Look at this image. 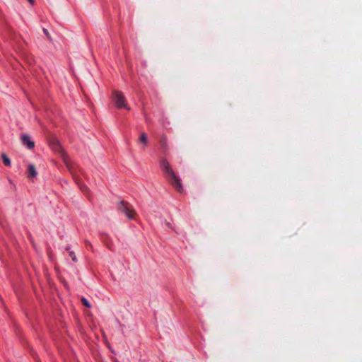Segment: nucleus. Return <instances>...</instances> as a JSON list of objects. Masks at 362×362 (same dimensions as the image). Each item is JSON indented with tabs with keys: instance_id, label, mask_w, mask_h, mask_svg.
<instances>
[{
	"instance_id": "f257e3e1",
	"label": "nucleus",
	"mask_w": 362,
	"mask_h": 362,
	"mask_svg": "<svg viewBox=\"0 0 362 362\" xmlns=\"http://www.w3.org/2000/svg\"><path fill=\"white\" fill-rule=\"evenodd\" d=\"M160 168L167 177L168 180L173 187L179 192L183 190L180 179L176 176L166 159H163L160 163Z\"/></svg>"
},
{
	"instance_id": "f03ea898",
	"label": "nucleus",
	"mask_w": 362,
	"mask_h": 362,
	"mask_svg": "<svg viewBox=\"0 0 362 362\" xmlns=\"http://www.w3.org/2000/svg\"><path fill=\"white\" fill-rule=\"evenodd\" d=\"M117 209L119 212L129 219H133L136 214L134 207L129 202L124 201H121L119 203Z\"/></svg>"
},
{
	"instance_id": "7ed1b4c3",
	"label": "nucleus",
	"mask_w": 362,
	"mask_h": 362,
	"mask_svg": "<svg viewBox=\"0 0 362 362\" xmlns=\"http://www.w3.org/2000/svg\"><path fill=\"white\" fill-rule=\"evenodd\" d=\"M112 100L117 108H126L129 110L125 98L122 92L114 90L112 92Z\"/></svg>"
},
{
	"instance_id": "20e7f679",
	"label": "nucleus",
	"mask_w": 362,
	"mask_h": 362,
	"mask_svg": "<svg viewBox=\"0 0 362 362\" xmlns=\"http://www.w3.org/2000/svg\"><path fill=\"white\" fill-rule=\"evenodd\" d=\"M37 176V171L36 166L34 164L30 163L27 168V177L30 180H33Z\"/></svg>"
},
{
	"instance_id": "39448f33",
	"label": "nucleus",
	"mask_w": 362,
	"mask_h": 362,
	"mask_svg": "<svg viewBox=\"0 0 362 362\" xmlns=\"http://www.w3.org/2000/svg\"><path fill=\"white\" fill-rule=\"evenodd\" d=\"M24 146H26L27 148L29 150H31L35 147L34 141H31L30 139V137L25 134H24Z\"/></svg>"
},
{
	"instance_id": "423d86ee",
	"label": "nucleus",
	"mask_w": 362,
	"mask_h": 362,
	"mask_svg": "<svg viewBox=\"0 0 362 362\" xmlns=\"http://www.w3.org/2000/svg\"><path fill=\"white\" fill-rule=\"evenodd\" d=\"M138 142L143 145V148H144L148 145V138L147 135L145 133H141Z\"/></svg>"
},
{
	"instance_id": "0eeeda50",
	"label": "nucleus",
	"mask_w": 362,
	"mask_h": 362,
	"mask_svg": "<svg viewBox=\"0 0 362 362\" xmlns=\"http://www.w3.org/2000/svg\"><path fill=\"white\" fill-rule=\"evenodd\" d=\"M1 158H2L3 163L6 166L11 165V160L5 153H3L1 155Z\"/></svg>"
},
{
	"instance_id": "6e6552de",
	"label": "nucleus",
	"mask_w": 362,
	"mask_h": 362,
	"mask_svg": "<svg viewBox=\"0 0 362 362\" xmlns=\"http://www.w3.org/2000/svg\"><path fill=\"white\" fill-rule=\"evenodd\" d=\"M61 153H62V156L64 159V163H66V166L67 167H69V162H68V157L66 155V153L64 152H63L62 151H61Z\"/></svg>"
},
{
	"instance_id": "1a4fd4ad",
	"label": "nucleus",
	"mask_w": 362,
	"mask_h": 362,
	"mask_svg": "<svg viewBox=\"0 0 362 362\" xmlns=\"http://www.w3.org/2000/svg\"><path fill=\"white\" fill-rule=\"evenodd\" d=\"M81 303L84 306H86L87 308H90V304L86 298H82Z\"/></svg>"
},
{
	"instance_id": "9d476101",
	"label": "nucleus",
	"mask_w": 362,
	"mask_h": 362,
	"mask_svg": "<svg viewBox=\"0 0 362 362\" xmlns=\"http://www.w3.org/2000/svg\"><path fill=\"white\" fill-rule=\"evenodd\" d=\"M53 148L55 151H59L60 150L61 147H60V144H59L58 141H54V144L53 145Z\"/></svg>"
},
{
	"instance_id": "9b49d317",
	"label": "nucleus",
	"mask_w": 362,
	"mask_h": 362,
	"mask_svg": "<svg viewBox=\"0 0 362 362\" xmlns=\"http://www.w3.org/2000/svg\"><path fill=\"white\" fill-rule=\"evenodd\" d=\"M69 256H70V257L71 258V259L74 262H76L77 261L76 255H75V253L74 252H72V251L69 252Z\"/></svg>"
},
{
	"instance_id": "f8f14e48",
	"label": "nucleus",
	"mask_w": 362,
	"mask_h": 362,
	"mask_svg": "<svg viewBox=\"0 0 362 362\" xmlns=\"http://www.w3.org/2000/svg\"><path fill=\"white\" fill-rule=\"evenodd\" d=\"M160 144L162 147L164 148H166V139L165 137H163L160 140Z\"/></svg>"
},
{
	"instance_id": "ddd939ff",
	"label": "nucleus",
	"mask_w": 362,
	"mask_h": 362,
	"mask_svg": "<svg viewBox=\"0 0 362 362\" xmlns=\"http://www.w3.org/2000/svg\"><path fill=\"white\" fill-rule=\"evenodd\" d=\"M43 32H44V33L47 35V37L48 38H50L49 33V32H48V30H47V29L43 28Z\"/></svg>"
},
{
	"instance_id": "4468645a",
	"label": "nucleus",
	"mask_w": 362,
	"mask_h": 362,
	"mask_svg": "<svg viewBox=\"0 0 362 362\" xmlns=\"http://www.w3.org/2000/svg\"><path fill=\"white\" fill-rule=\"evenodd\" d=\"M86 245L87 247H90V249L93 248L92 244L89 241L86 240Z\"/></svg>"
},
{
	"instance_id": "2eb2a0df",
	"label": "nucleus",
	"mask_w": 362,
	"mask_h": 362,
	"mask_svg": "<svg viewBox=\"0 0 362 362\" xmlns=\"http://www.w3.org/2000/svg\"><path fill=\"white\" fill-rule=\"evenodd\" d=\"M13 288L15 290V292H16V295L18 296L19 295L18 291V290H17V288H16L15 286H13Z\"/></svg>"
},
{
	"instance_id": "dca6fc26",
	"label": "nucleus",
	"mask_w": 362,
	"mask_h": 362,
	"mask_svg": "<svg viewBox=\"0 0 362 362\" xmlns=\"http://www.w3.org/2000/svg\"><path fill=\"white\" fill-rule=\"evenodd\" d=\"M29 1V3L31 4V5H33L34 3H35V0H28Z\"/></svg>"
},
{
	"instance_id": "f3484780",
	"label": "nucleus",
	"mask_w": 362,
	"mask_h": 362,
	"mask_svg": "<svg viewBox=\"0 0 362 362\" xmlns=\"http://www.w3.org/2000/svg\"><path fill=\"white\" fill-rule=\"evenodd\" d=\"M19 137H20L21 140H22V141H23V134H20V136H19Z\"/></svg>"
}]
</instances>
